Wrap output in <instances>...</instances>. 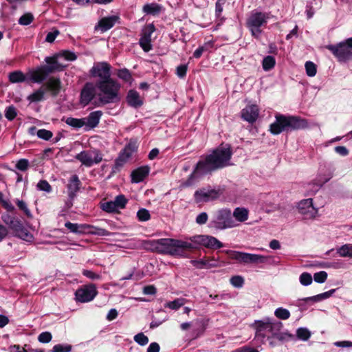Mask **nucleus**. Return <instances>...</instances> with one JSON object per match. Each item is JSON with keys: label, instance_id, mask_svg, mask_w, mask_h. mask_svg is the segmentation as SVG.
Wrapping results in <instances>:
<instances>
[{"label": "nucleus", "instance_id": "6ab92c4d", "mask_svg": "<svg viewBox=\"0 0 352 352\" xmlns=\"http://www.w3.org/2000/svg\"><path fill=\"white\" fill-rule=\"evenodd\" d=\"M258 115L259 109L256 104L248 105L241 111V118L251 124L256 121Z\"/></svg>", "mask_w": 352, "mask_h": 352}, {"label": "nucleus", "instance_id": "2eb2a0df", "mask_svg": "<svg viewBox=\"0 0 352 352\" xmlns=\"http://www.w3.org/2000/svg\"><path fill=\"white\" fill-rule=\"evenodd\" d=\"M97 294L98 291L95 285H85L76 291L75 300L79 302H89L93 300Z\"/></svg>", "mask_w": 352, "mask_h": 352}, {"label": "nucleus", "instance_id": "7ed1b4c3", "mask_svg": "<svg viewBox=\"0 0 352 352\" xmlns=\"http://www.w3.org/2000/svg\"><path fill=\"white\" fill-rule=\"evenodd\" d=\"M283 323L279 321H272L267 318L265 321H258L256 323L255 338L261 344L269 341L274 346L272 339L283 341L286 338L287 333L281 331Z\"/></svg>", "mask_w": 352, "mask_h": 352}, {"label": "nucleus", "instance_id": "4c0bfd02", "mask_svg": "<svg viewBox=\"0 0 352 352\" xmlns=\"http://www.w3.org/2000/svg\"><path fill=\"white\" fill-rule=\"evenodd\" d=\"M65 123L74 129H80L85 126V122L83 118H67Z\"/></svg>", "mask_w": 352, "mask_h": 352}, {"label": "nucleus", "instance_id": "5fc2aeb1", "mask_svg": "<svg viewBox=\"0 0 352 352\" xmlns=\"http://www.w3.org/2000/svg\"><path fill=\"white\" fill-rule=\"evenodd\" d=\"M138 218L141 221H146L150 219L151 215L146 209L142 208L139 210L137 212Z\"/></svg>", "mask_w": 352, "mask_h": 352}, {"label": "nucleus", "instance_id": "5701e85b", "mask_svg": "<svg viewBox=\"0 0 352 352\" xmlns=\"http://www.w3.org/2000/svg\"><path fill=\"white\" fill-rule=\"evenodd\" d=\"M238 226L230 210H221V229L232 228Z\"/></svg>", "mask_w": 352, "mask_h": 352}, {"label": "nucleus", "instance_id": "f257e3e1", "mask_svg": "<svg viewBox=\"0 0 352 352\" xmlns=\"http://www.w3.org/2000/svg\"><path fill=\"white\" fill-rule=\"evenodd\" d=\"M120 84L116 80L87 82L81 90L80 104L87 105L94 98L102 105L116 104L120 101Z\"/></svg>", "mask_w": 352, "mask_h": 352}, {"label": "nucleus", "instance_id": "ddd939ff", "mask_svg": "<svg viewBox=\"0 0 352 352\" xmlns=\"http://www.w3.org/2000/svg\"><path fill=\"white\" fill-rule=\"evenodd\" d=\"M65 226L70 230V232L76 234H93L101 236L107 235V232L102 228H97L88 224H78L67 221L65 223Z\"/></svg>", "mask_w": 352, "mask_h": 352}, {"label": "nucleus", "instance_id": "680f3d73", "mask_svg": "<svg viewBox=\"0 0 352 352\" xmlns=\"http://www.w3.org/2000/svg\"><path fill=\"white\" fill-rule=\"evenodd\" d=\"M188 66L187 65H180L176 68V74L180 78L186 76Z\"/></svg>", "mask_w": 352, "mask_h": 352}, {"label": "nucleus", "instance_id": "1a4fd4ad", "mask_svg": "<svg viewBox=\"0 0 352 352\" xmlns=\"http://www.w3.org/2000/svg\"><path fill=\"white\" fill-rule=\"evenodd\" d=\"M334 168L331 163L324 162L319 166L316 178L308 184V190L311 194L317 192L333 176Z\"/></svg>", "mask_w": 352, "mask_h": 352}, {"label": "nucleus", "instance_id": "f03ea898", "mask_svg": "<svg viewBox=\"0 0 352 352\" xmlns=\"http://www.w3.org/2000/svg\"><path fill=\"white\" fill-rule=\"evenodd\" d=\"M220 166V151L217 148L212 153L201 159L197 164L192 173L182 184L184 187L193 185L199 179L206 176Z\"/></svg>", "mask_w": 352, "mask_h": 352}, {"label": "nucleus", "instance_id": "c03bdc74", "mask_svg": "<svg viewBox=\"0 0 352 352\" xmlns=\"http://www.w3.org/2000/svg\"><path fill=\"white\" fill-rule=\"evenodd\" d=\"M299 280L301 285L304 286H308L311 284L313 277L309 273L303 272L300 274L299 277Z\"/></svg>", "mask_w": 352, "mask_h": 352}, {"label": "nucleus", "instance_id": "4be33fe9", "mask_svg": "<svg viewBox=\"0 0 352 352\" xmlns=\"http://www.w3.org/2000/svg\"><path fill=\"white\" fill-rule=\"evenodd\" d=\"M118 20L117 16H110L102 18L98 25L96 26V30H100L101 32H104L111 29Z\"/></svg>", "mask_w": 352, "mask_h": 352}, {"label": "nucleus", "instance_id": "e2e57ef3", "mask_svg": "<svg viewBox=\"0 0 352 352\" xmlns=\"http://www.w3.org/2000/svg\"><path fill=\"white\" fill-rule=\"evenodd\" d=\"M82 274L91 280H98L100 278V275L96 274L95 272L88 270H83L82 272Z\"/></svg>", "mask_w": 352, "mask_h": 352}, {"label": "nucleus", "instance_id": "603ef678", "mask_svg": "<svg viewBox=\"0 0 352 352\" xmlns=\"http://www.w3.org/2000/svg\"><path fill=\"white\" fill-rule=\"evenodd\" d=\"M296 333L298 338L302 340H307L311 336L310 332L306 328L298 329Z\"/></svg>", "mask_w": 352, "mask_h": 352}, {"label": "nucleus", "instance_id": "423d86ee", "mask_svg": "<svg viewBox=\"0 0 352 352\" xmlns=\"http://www.w3.org/2000/svg\"><path fill=\"white\" fill-rule=\"evenodd\" d=\"M181 257L186 256V252L198 249L201 246L207 248L215 249L220 248V242L214 237L208 235H195L186 238L184 240L179 239Z\"/></svg>", "mask_w": 352, "mask_h": 352}, {"label": "nucleus", "instance_id": "4d7b16f0", "mask_svg": "<svg viewBox=\"0 0 352 352\" xmlns=\"http://www.w3.org/2000/svg\"><path fill=\"white\" fill-rule=\"evenodd\" d=\"M52 336L48 331L41 333L38 337V341L42 343H48L52 340Z\"/></svg>", "mask_w": 352, "mask_h": 352}, {"label": "nucleus", "instance_id": "79ce46f5", "mask_svg": "<svg viewBox=\"0 0 352 352\" xmlns=\"http://www.w3.org/2000/svg\"><path fill=\"white\" fill-rule=\"evenodd\" d=\"M230 283L236 288H241L244 285V278L239 275L233 276L230 278Z\"/></svg>", "mask_w": 352, "mask_h": 352}, {"label": "nucleus", "instance_id": "9b49d317", "mask_svg": "<svg viewBox=\"0 0 352 352\" xmlns=\"http://www.w3.org/2000/svg\"><path fill=\"white\" fill-rule=\"evenodd\" d=\"M327 48L338 58L340 62L352 60V37L337 45H329Z\"/></svg>", "mask_w": 352, "mask_h": 352}, {"label": "nucleus", "instance_id": "09e8293b", "mask_svg": "<svg viewBox=\"0 0 352 352\" xmlns=\"http://www.w3.org/2000/svg\"><path fill=\"white\" fill-rule=\"evenodd\" d=\"M328 274L324 271H320L314 274V280L318 283H323L327 280Z\"/></svg>", "mask_w": 352, "mask_h": 352}, {"label": "nucleus", "instance_id": "338daca9", "mask_svg": "<svg viewBox=\"0 0 352 352\" xmlns=\"http://www.w3.org/2000/svg\"><path fill=\"white\" fill-rule=\"evenodd\" d=\"M208 221V214L206 212H201L196 217V223L199 225L205 224Z\"/></svg>", "mask_w": 352, "mask_h": 352}, {"label": "nucleus", "instance_id": "f704fd0d", "mask_svg": "<svg viewBox=\"0 0 352 352\" xmlns=\"http://www.w3.org/2000/svg\"><path fill=\"white\" fill-rule=\"evenodd\" d=\"M46 90L43 88H40L38 90L35 91L32 94L29 95L27 99L30 102H40L44 99V96Z\"/></svg>", "mask_w": 352, "mask_h": 352}, {"label": "nucleus", "instance_id": "052dcab7", "mask_svg": "<svg viewBox=\"0 0 352 352\" xmlns=\"http://www.w3.org/2000/svg\"><path fill=\"white\" fill-rule=\"evenodd\" d=\"M16 204H17V206L19 208V209H21V210H23L24 212V213L28 217H32V214L30 212V210L28 209L26 204L23 201H21V200H17L16 201Z\"/></svg>", "mask_w": 352, "mask_h": 352}, {"label": "nucleus", "instance_id": "ea45409f", "mask_svg": "<svg viewBox=\"0 0 352 352\" xmlns=\"http://www.w3.org/2000/svg\"><path fill=\"white\" fill-rule=\"evenodd\" d=\"M186 302V300L184 298H177L173 301L166 302L164 304V307L169 308L173 310H177L182 306H183Z\"/></svg>", "mask_w": 352, "mask_h": 352}, {"label": "nucleus", "instance_id": "69168bd1", "mask_svg": "<svg viewBox=\"0 0 352 352\" xmlns=\"http://www.w3.org/2000/svg\"><path fill=\"white\" fill-rule=\"evenodd\" d=\"M335 152L340 156L345 157L349 155V151L346 146H337L334 148Z\"/></svg>", "mask_w": 352, "mask_h": 352}, {"label": "nucleus", "instance_id": "37998d69", "mask_svg": "<svg viewBox=\"0 0 352 352\" xmlns=\"http://www.w3.org/2000/svg\"><path fill=\"white\" fill-rule=\"evenodd\" d=\"M305 70L306 74L309 77H314L316 76L317 69L316 65L311 61H307L305 63Z\"/></svg>", "mask_w": 352, "mask_h": 352}, {"label": "nucleus", "instance_id": "a878e982", "mask_svg": "<svg viewBox=\"0 0 352 352\" xmlns=\"http://www.w3.org/2000/svg\"><path fill=\"white\" fill-rule=\"evenodd\" d=\"M131 151L130 148L128 146L124 148V149L120 153L118 157L116 160L115 164L113 168V171H118L131 157Z\"/></svg>", "mask_w": 352, "mask_h": 352}, {"label": "nucleus", "instance_id": "864d4df0", "mask_svg": "<svg viewBox=\"0 0 352 352\" xmlns=\"http://www.w3.org/2000/svg\"><path fill=\"white\" fill-rule=\"evenodd\" d=\"M72 346L69 344H58L54 346L52 352H70Z\"/></svg>", "mask_w": 352, "mask_h": 352}, {"label": "nucleus", "instance_id": "dca6fc26", "mask_svg": "<svg viewBox=\"0 0 352 352\" xmlns=\"http://www.w3.org/2000/svg\"><path fill=\"white\" fill-rule=\"evenodd\" d=\"M127 199L123 195L116 197L113 201L100 202V208L108 213L116 212L125 208Z\"/></svg>", "mask_w": 352, "mask_h": 352}, {"label": "nucleus", "instance_id": "7c9ffc66", "mask_svg": "<svg viewBox=\"0 0 352 352\" xmlns=\"http://www.w3.org/2000/svg\"><path fill=\"white\" fill-rule=\"evenodd\" d=\"M52 58H55L58 61V65L59 67V69H62L64 67V66L60 63V60L61 58H64L65 60H68V61H73L76 59V56L73 52H71L69 51H65V52H63L57 54L55 56H53Z\"/></svg>", "mask_w": 352, "mask_h": 352}, {"label": "nucleus", "instance_id": "c756f323", "mask_svg": "<svg viewBox=\"0 0 352 352\" xmlns=\"http://www.w3.org/2000/svg\"><path fill=\"white\" fill-rule=\"evenodd\" d=\"M162 8V7L160 5L156 3H152L145 4L142 8V11L146 14L155 16L161 12Z\"/></svg>", "mask_w": 352, "mask_h": 352}, {"label": "nucleus", "instance_id": "a18cd8bd", "mask_svg": "<svg viewBox=\"0 0 352 352\" xmlns=\"http://www.w3.org/2000/svg\"><path fill=\"white\" fill-rule=\"evenodd\" d=\"M134 341L140 346H145L148 343V338L143 333H139L133 337Z\"/></svg>", "mask_w": 352, "mask_h": 352}, {"label": "nucleus", "instance_id": "b1692460", "mask_svg": "<svg viewBox=\"0 0 352 352\" xmlns=\"http://www.w3.org/2000/svg\"><path fill=\"white\" fill-rule=\"evenodd\" d=\"M102 116V112L99 110L91 112L87 117L83 118L85 122V126L87 129L95 128L98 124Z\"/></svg>", "mask_w": 352, "mask_h": 352}, {"label": "nucleus", "instance_id": "e433bc0d", "mask_svg": "<svg viewBox=\"0 0 352 352\" xmlns=\"http://www.w3.org/2000/svg\"><path fill=\"white\" fill-rule=\"evenodd\" d=\"M47 88L54 94H57L60 89V81L58 78H50L46 83Z\"/></svg>", "mask_w": 352, "mask_h": 352}, {"label": "nucleus", "instance_id": "a19ab883", "mask_svg": "<svg viewBox=\"0 0 352 352\" xmlns=\"http://www.w3.org/2000/svg\"><path fill=\"white\" fill-rule=\"evenodd\" d=\"M274 315L278 319L287 320L290 317V312L287 309L278 307L275 310Z\"/></svg>", "mask_w": 352, "mask_h": 352}, {"label": "nucleus", "instance_id": "bf43d9fd", "mask_svg": "<svg viewBox=\"0 0 352 352\" xmlns=\"http://www.w3.org/2000/svg\"><path fill=\"white\" fill-rule=\"evenodd\" d=\"M2 219L5 223L9 226L10 229L12 230L13 228V224H14L15 221H19V220L11 217L9 214H4L2 217Z\"/></svg>", "mask_w": 352, "mask_h": 352}, {"label": "nucleus", "instance_id": "bb28decb", "mask_svg": "<svg viewBox=\"0 0 352 352\" xmlns=\"http://www.w3.org/2000/svg\"><path fill=\"white\" fill-rule=\"evenodd\" d=\"M221 146L223 144L221 143ZM232 151L229 144L221 146V168L233 165L230 162Z\"/></svg>", "mask_w": 352, "mask_h": 352}, {"label": "nucleus", "instance_id": "cd10ccee", "mask_svg": "<svg viewBox=\"0 0 352 352\" xmlns=\"http://www.w3.org/2000/svg\"><path fill=\"white\" fill-rule=\"evenodd\" d=\"M128 104L135 108L139 107L142 104V100L139 94L134 90H130L126 96Z\"/></svg>", "mask_w": 352, "mask_h": 352}, {"label": "nucleus", "instance_id": "c9c22d12", "mask_svg": "<svg viewBox=\"0 0 352 352\" xmlns=\"http://www.w3.org/2000/svg\"><path fill=\"white\" fill-rule=\"evenodd\" d=\"M337 254L342 257L352 258V243H346L337 248Z\"/></svg>", "mask_w": 352, "mask_h": 352}, {"label": "nucleus", "instance_id": "f8f14e48", "mask_svg": "<svg viewBox=\"0 0 352 352\" xmlns=\"http://www.w3.org/2000/svg\"><path fill=\"white\" fill-rule=\"evenodd\" d=\"M102 153L97 148L84 150L75 156V158L86 167L98 164L102 162Z\"/></svg>", "mask_w": 352, "mask_h": 352}, {"label": "nucleus", "instance_id": "39448f33", "mask_svg": "<svg viewBox=\"0 0 352 352\" xmlns=\"http://www.w3.org/2000/svg\"><path fill=\"white\" fill-rule=\"evenodd\" d=\"M143 247L152 252L166 254L175 257H181L179 239L165 238L157 240L144 241Z\"/></svg>", "mask_w": 352, "mask_h": 352}, {"label": "nucleus", "instance_id": "0eeeda50", "mask_svg": "<svg viewBox=\"0 0 352 352\" xmlns=\"http://www.w3.org/2000/svg\"><path fill=\"white\" fill-rule=\"evenodd\" d=\"M270 17V12H261L258 10H254L250 13L246 20V26L254 38L256 39L261 38L263 28L267 25Z\"/></svg>", "mask_w": 352, "mask_h": 352}, {"label": "nucleus", "instance_id": "6e6d98bb", "mask_svg": "<svg viewBox=\"0 0 352 352\" xmlns=\"http://www.w3.org/2000/svg\"><path fill=\"white\" fill-rule=\"evenodd\" d=\"M37 136L43 140H49L53 135V133L48 130L39 129L36 132Z\"/></svg>", "mask_w": 352, "mask_h": 352}, {"label": "nucleus", "instance_id": "58836bf2", "mask_svg": "<svg viewBox=\"0 0 352 352\" xmlns=\"http://www.w3.org/2000/svg\"><path fill=\"white\" fill-rule=\"evenodd\" d=\"M276 65L275 58L272 56H265L262 61V67L263 70L270 71Z\"/></svg>", "mask_w": 352, "mask_h": 352}, {"label": "nucleus", "instance_id": "13d9d810", "mask_svg": "<svg viewBox=\"0 0 352 352\" xmlns=\"http://www.w3.org/2000/svg\"><path fill=\"white\" fill-rule=\"evenodd\" d=\"M16 167L20 170L25 171L29 167V161L26 159H21L17 162Z\"/></svg>", "mask_w": 352, "mask_h": 352}, {"label": "nucleus", "instance_id": "774afa93", "mask_svg": "<svg viewBox=\"0 0 352 352\" xmlns=\"http://www.w3.org/2000/svg\"><path fill=\"white\" fill-rule=\"evenodd\" d=\"M160 349V345L157 342H152L147 348L146 352H159Z\"/></svg>", "mask_w": 352, "mask_h": 352}, {"label": "nucleus", "instance_id": "4468645a", "mask_svg": "<svg viewBox=\"0 0 352 352\" xmlns=\"http://www.w3.org/2000/svg\"><path fill=\"white\" fill-rule=\"evenodd\" d=\"M111 67L106 62H98L94 65L89 71L91 76L98 78L97 81H108L111 78Z\"/></svg>", "mask_w": 352, "mask_h": 352}, {"label": "nucleus", "instance_id": "3c124183", "mask_svg": "<svg viewBox=\"0 0 352 352\" xmlns=\"http://www.w3.org/2000/svg\"><path fill=\"white\" fill-rule=\"evenodd\" d=\"M37 189L47 193L52 191V187L46 180H41L36 185Z\"/></svg>", "mask_w": 352, "mask_h": 352}, {"label": "nucleus", "instance_id": "2f4dec72", "mask_svg": "<svg viewBox=\"0 0 352 352\" xmlns=\"http://www.w3.org/2000/svg\"><path fill=\"white\" fill-rule=\"evenodd\" d=\"M80 182L77 175H73L68 184V190L70 197L73 196L79 189Z\"/></svg>", "mask_w": 352, "mask_h": 352}, {"label": "nucleus", "instance_id": "c85d7f7f", "mask_svg": "<svg viewBox=\"0 0 352 352\" xmlns=\"http://www.w3.org/2000/svg\"><path fill=\"white\" fill-rule=\"evenodd\" d=\"M249 211L243 207H237L234 210L233 217L236 221L244 222L248 219Z\"/></svg>", "mask_w": 352, "mask_h": 352}, {"label": "nucleus", "instance_id": "473e14b6", "mask_svg": "<svg viewBox=\"0 0 352 352\" xmlns=\"http://www.w3.org/2000/svg\"><path fill=\"white\" fill-rule=\"evenodd\" d=\"M314 6H317V8H320L321 7V1H320V2H317V0H311L307 2L305 14L307 19H310L314 16L315 14Z\"/></svg>", "mask_w": 352, "mask_h": 352}, {"label": "nucleus", "instance_id": "0e129e2a", "mask_svg": "<svg viewBox=\"0 0 352 352\" xmlns=\"http://www.w3.org/2000/svg\"><path fill=\"white\" fill-rule=\"evenodd\" d=\"M318 266L322 268H334L338 269L340 267L338 263L335 262H320Z\"/></svg>", "mask_w": 352, "mask_h": 352}, {"label": "nucleus", "instance_id": "8fccbe9b", "mask_svg": "<svg viewBox=\"0 0 352 352\" xmlns=\"http://www.w3.org/2000/svg\"><path fill=\"white\" fill-rule=\"evenodd\" d=\"M118 76L127 82H130L132 78L129 71L126 69H120L118 72Z\"/></svg>", "mask_w": 352, "mask_h": 352}, {"label": "nucleus", "instance_id": "49530a36", "mask_svg": "<svg viewBox=\"0 0 352 352\" xmlns=\"http://www.w3.org/2000/svg\"><path fill=\"white\" fill-rule=\"evenodd\" d=\"M17 115L16 108L13 105L8 107L5 110V116L8 120H14Z\"/></svg>", "mask_w": 352, "mask_h": 352}, {"label": "nucleus", "instance_id": "72a5a7b5", "mask_svg": "<svg viewBox=\"0 0 352 352\" xmlns=\"http://www.w3.org/2000/svg\"><path fill=\"white\" fill-rule=\"evenodd\" d=\"M9 80L12 83L23 82L27 80V76L21 71H15L9 74Z\"/></svg>", "mask_w": 352, "mask_h": 352}, {"label": "nucleus", "instance_id": "9d476101", "mask_svg": "<svg viewBox=\"0 0 352 352\" xmlns=\"http://www.w3.org/2000/svg\"><path fill=\"white\" fill-rule=\"evenodd\" d=\"M45 60L49 65L30 70L26 74L27 80H29L32 82L41 83L46 78L49 73L54 70H59L58 61L55 58L46 57Z\"/></svg>", "mask_w": 352, "mask_h": 352}, {"label": "nucleus", "instance_id": "f3484780", "mask_svg": "<svg viewBox=\"0 0 352 352\" xmlns=\"http://www.w3.org/2000/svg\"><path fill=\"white\" fill-rule=\"evenodd\" d=\"M219 191L211 188H201L195 191L194 197L197 203L208 202L219 197Z\"/></svg>", "mask_w": 352, "mask_h": 352}, {"label": "nucleus", "instance_id": "de8ad7c7", "mask_svg": "<svg viewBox=\"0 0 352 352\" xmlns=\"http://www.w3.org/2000/svg\"><path fill=\"white\" fill-rule=\"evenodd\" d=\"M34 19V16L31 13H25L19 19V23L21 25H30Z\"/></svg>", "mask_w": 352, "mask_h": 352}, {"label": "nucleus", "instance_id": "412c9836", "mask_svg": "<svg viewBox=\"0 0 352 352\" xmlns=\"http://www.w3.org/2000/svg\"><path fill=\"white\" fill-rule=\"evenodd\" d=\"M155 31L153 25H148L143 31L142 37L140 39V45L145 52H148L151 49V37L152 33Z\"/></svg>", "mask_w": 352, "mask_h": 352}, {"label": "nucleus", "instance_id": "a211bd4d", "mask_svg": "<svg viewBox=\"0 0 352 352\" xmlns=\"http://www.w3.org/2000/svg\"><path fill=\"white\" fill-rule=\"evenodd\" d=\"M298 208L300 213L303 214L306 219L314 218L318 213V209L314 206L311 198L300 201L298 203Z\"/></svg>", "mask_w": 352, "mask_h": 352}, {"label": "nucleus", "instance_id": "20e7f679", "mask_svg": "<svg viewBox=\"0 0 352 352\" xmlns=\"http://www.w3.org/2000/svg\"><path fill=\"white\" fill-rule=\"evenodd\" d=\"M307 126V122L304 119L293 116L276 114L275 121L270 125V132L274 135L283 132L303 129Z\"/></svg>", "mask_w": 352, "mask_h": 352}, {"label": "nucleus", "instance_id": "6e6552de", "mask_svg": "<svg viewBox=\"0 0 352 352\" xmlns=\"http://www.w3.org/2000/svg\"><path fill=\"white\" fill-rule=\"evenodd\" d=\"M226 254L231 259L244 265L271 264L273 257L257 254L246 253L238 251H227Z\"/></svg>", "mask_w": 352, "mask_h": 352}, {"label": "nucleus", "instance_id": "aec40b11", "mask_svg": "<svg viewBox=\"0 0 352 352\" xmlns=\"http://www.w3.org/2000/svg\"><path fill=\"white\" fill-rule=\"evenodd\" d=\"M12 230L16 236L27 242H32L34 239L32 233L28 231L20 221H15L14 224H13Z\"/></svg>", "mask_w": 352, "mask_h": 352}, {"label": "nucleus", "instance_id": "393cba45", "mask_svg": "<svg viewBox=\"0 0 352 352\" xmlns=\"http://www.w3.org/2000/svg\"><path fill=\"white\" fill-rule=\"evenodd\" d=\"M150 168L148 166H140L132 171L131 174L132 183L142 182L148 175Z\"/></svg>", "mask_w": 352, "mask_h": 352}]
</instances>
